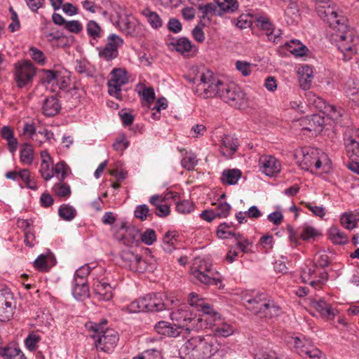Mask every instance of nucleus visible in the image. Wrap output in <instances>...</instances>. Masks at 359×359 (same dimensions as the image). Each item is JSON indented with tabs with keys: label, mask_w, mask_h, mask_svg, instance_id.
<instances>
[{
	"label": "nucleus",
	"mask_w": 359,
	"mask_h": 359,
	"mask_svg": "<svg viewBox=\"0 0 359 359\" xmlns=\"http://www.w3.org/2000/svg\"><path fill=\"white\" fill-rule=\"evenodd\" d=\"M58 214L63 219L71 221L75 217L76 211L72 206L68 204H63L60 207Z\"/></svg>",
	"instance_id": "nucleus-50"
},
{
	"label": "nucleus",
	"mask_w": 359,
	"mask_h": 359,
	"mask_svg": "<svg viewBox=\"0 0 359 359\" xmlns=\"http://www.w3.org/2000/svg\"><path fill=\"white\" fill-rule=\"evenodd\" d=\"M50 255H40L34 262V267L41 271H46L49 268Z\"/></svg>",
	"instance_id": "nucleus-56"
},
{
	"label": "nucleus",
	"mask_w": 359,
	"mask_h": 359,
	"mask_svg": "<svg viewBox=\"0 0 359 359\" xmlns=\"http://www.w3.org/2000/svg\"><path fill=\"white\" fill-rule=\"evenodd\" d=\"M290 343L294 344L295 351L304 358L325 359L322 351L304 337L302 339L299 337H292Z\"/></svg>",
	"instance_id": "nucleus-10"
},
{
	"label": "nucleus",
	"mask_w": 359,
	"mask_h": 359,
	"mask_svg": "<svg viewBox=\"0 0 359 359\" xmlns=\"http://www.w3.org/2000/svg\"><path fill=\"white\" fill-rule=\"evenodd\" d=\"M139 255H140L135 254L131 250H127L121 252V257L125 266L133 271L137 264V259Z\"/></svg>",
	"instance_id": "nucleus-47"
},
{
	"label": "nucleus",
	"mask_w": 359,
	"mask_h": 359,
	"mask_svg": "<svg viewBox=\"0 0 359 359\" xmlns=\"http://www.w3.org/2000/svg\"><path fill=\"white\" fill-rule=\"evenodd\" d=\"M235 25L241 29L250 27L252 25V15L250 14H241L235 20Z\"/></svg>",
	"instance_id": "nucleus-59"
},
{
	"label": "nucleus",
	"mask_w": 359,
	"mask_h": 359,
	"mask_svg": "<svg viewBox=\"0 0 359 359\" xmlns=\"http://www.w3.org/2000/svg\"><path fill=\"white\" fill-rule=\"evenodd\" d=\"M175 299L178 302L177 304H172L168 309L172 310L170 313V318L173 322H175V326L179 330H184L189 332L191 330H195V324L194 320L196 316H194L189 310L187 305L182 304L180 300L175 297Z\"/></svg>",
	"instance_id": "nucleus-6"
},
{
	"label": "nucleus",
	"mask_w": 359,
	"mask_h": 359,
	"mask_svg": "<svg viewBox=\"0 0 359 359\" xmlns=\"http://www.w3.org/2000/svg\"><path fill=\"white\" fill-rule=\"evenodd\" d=\"M311 306L320 315L327 319H332L335 316V310L331 306L323 299L313 300L311 302Z\"/></svg>",
	"instance_id": "nucleus-27"
},
{
	"label": "nucleus",
	"mask_w": 359,
	"mask_h": 359,
	"mask_svg": "<svg viewBox=\"0 0 359 359\" xmlns=\"http://www.w3.org/2000/svg\"><path fill=\"white\" fill-rule=\"evenodd\" d=\"M1 137L6 140L8 149L11 152H15L18 146V142L14 136L13 130L8 126H4L1 129Z\"/></svg>",
	"instance_id": "nucleus-30"
},
{
	"label": "nucleus",
	"mask_w": 359,
	"mask_h": 359,
	"mask_svg": "<svg viewBox=\"0 0 359 359\" xmlns=\"http://www.w3.org/2000/svg\"><path fill=\"white\" fill-rule=\"evenodd\" d=\"M346 149L348 156L352 160L359 158V144L357 141L352 138H348L345 142Z\"/></svg>",
	"instance_id": "nucleus-49"
},
{
	"label": "nucleus",
	"mask_w": 359,
	"mask_h": 359,
	"mask_svg": "<svg viewBox=\"0 0 359 359\" xmlns=\"http://www.w3.org/2000/svg\"><path fill=\"white\" fill-rule=\"evenodd\" d=\"M89 289L86 283L73 280L72 282V294L76 299H81L88 294Z\"/></svg>",
	"instance_id": "nucleus-39"
},
{
	"label": "nucleus",
	"mask_w": 359,
	"mask_h": 359,
	"mask_svg": "<svg viewBox=\"0 0 359 359\" xmlns=\"http://www.w3.org/2000/svg\"><path fill=\"white\" fill-rule=\"evenodd\" d=\"M320 235L321 233L318 229L308 224H304L299 228V238L303 241L315 239Z\"/></svg>",
	"instance_id": "nucleus-42"
},
{
	"label": "nucleus",
	"mask_w": 359,
	"mask_h": 359,
	"mask_svg": "<svg viewBox=\"0 0 359 359\" xmlns=\"http://www.w3.org/2000/svg\"><path fill=\"white\" fill-rule=\"evenodd\" d=\"M328 237L334 244L344 245L348 242L347 236L336 226L330 228Z\"/></svg>",
	"instance_id": "nucleus-34"
},
{
	"label": "nucleus",
	"mask_w": 359,
	"mask_h": 359,
	"mask_svg": "<svg viewBox=\"0 0 359 359\" xmlns=\"http://www.w3.org/2000/svg\"><path fill=\"white\" fill-rule=\"evenodd\" d=\"M359 219V215L353 212H344L340 218L341 225L347 229H354Z\"/></svg>",
	"instance_id": "nucleus-40"
},
{
	"label": "nucleus",
	"mask_w": 359,
	"mask_h": 359,
	"mask_svg": "<svg viewBox=\"0 0 359 359\" xmlns=\"http://www.w3.org/2000/svg\"><path fill=\"white\" fill-rule=\"evenodd\" d=\"M170 46L172 49L184 56H191L197 52L196 47L186 37L173 39Z\"/></svg>",
	"instance_id": "nucleus-20"
},
{
	"label": "nucleus",
	"mask_w": 359,
	"mask_h": 359,
	"mask_svg": "<svg viewBox=\"0 0 359 359\" xmlns=\"http://www.w3.org/2000/svg\"><path fill=\"white\" fill-rule=\"evenodd\" d=\"M156 268V261L152 256H148L142 258L139 255L137 259V264L133 269V271L137 273H144L147 271L153 272Z\"/></svg>",
	"instance_id": "nucleus-24"
},
{
	"label": "nucleus",
	"mask_w": 359,
	"mask_h": 359,
	"mask_svg": "<svg viewBox=\"0 0 359 359\" xmlns=\"http://www.w3.org/2000/svg\"><path fill=\"white\" fill-rule=\"evenodd\" d=\"M217 8V15L222 16L224 13H233L239 8L237 0H214Z\"/></svg>",
	"instance_id": "nucleus-26"
},
{
	"label": "nucleus",
	"mask_w": 359,
	"mask_h": 359,
	"mask_svg": "<svg viewBox=\"0 0 359 359\" xmlns=\"http://www.w3.org/2000/svg\"><path fill=\"white\" fill-rule=\"evenodd\" d=\"M29 55L38 64L43 65L46 62V57L43 53L35 47L29 48Z\"/></svg>",
	"instance_id": "nucleus-64"
},
{
	"label": "nucleus",
	"mask_w": 359,
	"mask_h": 359,
	"mask_svg": "<svg viewBox=\"0 0 359 359\" xmlns=\"http://www.w3.org/2000/svg\"><path fill=\"white\" fill-rule=\"evenodd\" d=\"M20 161L25 165H31L34 160V149L29 144L25 143L22 145L20 155Z\"/></svg>",
	"instance_id": "nucleus-45"
},
{
	"label": "nucleus",
	"mask_w": 359,
	"mask_h": 359,
	"mask_svg": "<svg viewBox=\"0 0 359 359\" xmlns=\"http://www.w3.org/2000/svg\"><path fill=\"white\" fill-rule=\"evenodd\" d=\"M60 107L58 100L55 96H50L44 100L42 110L46 116H53L59 112Z\"/></svg>",
	"instance_id": "nucleus-28"
},
{
	"label": "nucleus",
	"mask_w": 359,
	"mask_h": 359,
	"mask_svg": "<svg viewBox=\"0 0 359 359\" xmlns=\"http://www.w3.org/2000/svg\"><path fill=\"white\" fill-rule=\"evenodd\" d=\"M255 22L257 23V26L264 31L265 34L269 32L270 30H272L274 27L269 18L266 16H257L255 18Z\"/></svg>",
	"instance_id": "nucleus-58"
},
{
	"label": "nucleus",
	"mask_w": 359,
	"mask_h": 359,
	"mask_svg": "<svg viewBox=\"0 0 359 359\" xmlns=\"http://www.w3.org/2000/svg\"><path fill=\"white\" fill-rule=\"evenodd\" d=\"M91 268L88 264H85L78 269L75 273L73 280H79V281H83L86 283V278L90 272Z\"/></svg>",
	"instance_id": "nucleus-60"
},
{
	"label": "nucleus",
	"mask_w": 359,
	"mask_h": 359,
	"mask_svg": "<svg viewBox=\"0 0 359 359\" xmlns=\"http://www.w3.org/2000/svg\"><path fill=\"white\" fill-rule=\"evenodd\" d=\"M117 25L122 32L131 36H137L141 30V26L133 15L120 17Z\"/></svg>",
	"instance_id": "nucleus-17"
},
{
	"label": "nucleus",
	"mask_w": 359,
	"mask_h": 359,
	"mask_svg": "<svg viewBox=\"0 0 359 359\" xmlns=\"http://www.w3.org/2000/svg\"><path fill=\"white\" fill-rule=\"evenodd\" d=\"M231 351L229 346L222 343L215 336L202 337L200 359H223Z\"/></svg>",
	"instance_id": "nucleus-5"
},
{
	"label": "nucleus",
	"mask_w": 359,
	"mask_h": 359,
	"mask_svg": "<svg viewBox=\"0 0 359 359\" xmlns=\"http://www.w3.org/2000/svg\"><path fill=\"white\" fill-rule=\"evenodd\" d=\"M217 217L224 218L226 217L231 210V205L226 202H219L215 204L213 208Z\"/></svg>",
	"instance_id": "nucleus-55"
},
{
	"label": "nucleus",
	"mask_w": 359,
	"mask_h": 359,
	"mask_svg": "<svg viewBox=\"0 0 359 359\" xmlns=\"http://www.w3.org/2000/svg\"><path fill=\"white\" fill-rule=\"evenodd\" d=\"M213 330L217 335L223 337H227L234 332L232 325L223 321L222 319H220V322L217 323Z\"/></svg>",
	"instance_id": "nucleus-48"
},
{
	"label": "nucleus",
	"mask_w": 359,
	"mask_h": 359,
	"mask_svg": "<svg viewBox=\"0 0 359 359\" xmlns=\"http://www.w3.org/2000/svg\"><path fill=\"white\" fill-rule=\"evenodd\" d=\"M133 359H162L161 350L158 348H151L143 351L141 354Z\"/></svg>",
	"instance_id": "nucleus-57"
},
{
	"label": "nucleus",
	"mask_w": 359,
	"mask_h": 359,
	"mask_svg": "<svg viewBox=\"0 0 359 359\" xmlns=\"http://www.w3.org/2000/svg\"><path fill=\"white\" fill-rule=\"evenodd\" d=\"M35 75L36 69L31 62L25 60L15 65L14 81L18 88H30Z\"/></svg>",
	"instance_id": "nucleus-8"
},
{
	"label": "nucleus",
	"mask_w": 359,
	"mask_h": 359,
	"mask_svg": "<svg viewBox=\"0 0 359 359\" xmlns=\"http://www.w3.org/2000/svg\"><path fill=\"white\" fill-rule=\"evenodd\" d=\"M198 10L201 13L200 18L204 22H210L213 15H217V6L213 4H207L205 5H200Z\"/></svg>",
	"instance_id": "nucleus-37"
},
{
	"label": "nucleus",
	"mask_w": 359,
	"mask_h": 359,
	"mask_svg": "<svg viewBox=\"0 0 359 359\" xmlns=\"http://www.w3.org/2000/svg\"><path fill=\"white\" fill-rule=\"evenodd\" d=\"M0 355L4 359H27L23 352L15 345H10L1 348Z\"/></svg>",
	"instance_id": "nucleus-31"
},
{
	"label": "nucleus",
	"mask_w": 359,
	"mask_h": 359,
	"mask_svg": "<svg viewBox=\"0 0 359 359\" xmlns=\"http://www.w3.org/2000/svg\"><path fill=\"white\" fill-rule=\"evenodd\" d=\"M294 158L299 166L304 170H318L327 172L330 169V161L327 155L320 153L318 149L302 147L295 150Z\"/></svg>",
	"instance_id": "nucleus-2"
},
{
	"label": "nucleus",
	"mask_w": 359,
	"mask_h": 359,
	"mask_svg": "<svg viewBox=\"0 0 359 359\" xmlns=\"http://www.w3.org/2000/svg\"><path fill=\"white\" fill-rule=\"evenodd\" d=\"M221 98L235 108H240L246 104L245 93L233 83H226V86H224Z\"/></svg>",
	"instance_id": "nucleus-12"
},
{
	"label": "nucleus",
	"mask_w": 359,
	"mask_h": 359,
	"mask_svg": "<svg viewBox=\"0 0 359 359\" xmlns=\"http://www.w3.org/2000/svg\"><path fill=\"white\" fill-rule=\"evenodd\" d=\"M86 30L88 34L94 39L102 37V30L99 24L94 20H90L87 23Z\"/></svg>",
	"instance_id": "nucleus-53"
},
{
	"label": "nucleus",
	"mask_w": 359,
	"mask_h": 359,
	"mask_svg": "<svg viewBox=\"0 0 359 359\" xmlns=\"http://www.w3.org/2000/svg\"><path fill=\"white\" fill-rule=\"evenodd\" d=\"M177 242V233L174 231H168L164 236L162 248L164 251L171 252L175 249Z\"/></svg>",
	"instance_id": "nucleus-44"
},
{
	"label": "nucleus",
	"mask_w": 359,
	"mask_h": 359,
	"mask_svg": "<svg viewBox=\"0 0 359 359\" xmlns=\"http://www.w3.org/2000/svg\"><path fill=\"white\" fill-rule=\"evenodd\" d=\"M194 205L193 203L184 200L182 201H180L177 203L176 205V210L178 212L182 213V214H188L190 213L194 210Z\"/></svg>",
	"instance_id": "nucleus-63"
},
{
	"label": "nucleus",
	"mask_w": 359,
	"mask_h": 359,
	"mask_svg": "<svg viewBox=\"0 0 359 359\" xmlns=\"http://www.w3.org/2000/svg\"><path fill=\"white\" fill-rule=\"evenodd\" d=\"M106 323L107 320H104L101 324L89 323L86 326L89 331L93 332L90 337L95 340L96 348L109 353L116 346L119 337L118 332L113 329L104 330L102 325Z\"/></svg>",
	"instance_id": "nucleus-3"
},
{
	"label": "nucleus",
	"mask_w": 359,
	"mask_h": 359,
	"mask_svg": "<svg viewBox=\"0 0 359 359\" xmlns=\"http://www.w3.org/2000/svg\"><path fill=\"white\" fill-rule=\"evenodd\" d=\"M182 152H184L181 160L182 166L188 170H194L198 163L196 155L191 151L183 150Z\"/></svg>",
	"instance_id": "nucleus-43"
},
{
	"label": "nucleus",
	"mask_w": 359,
	"mask_h": 359,
	"mask_svg": "<svg viewBox=\"0 0 359 359\" xmlns=\"http://www.w3.org/2000/svg\"><path fill=\"white\" fill-rule=\"evenodd\" d=\"M255 359H282L273 350L268 348L258 349L255 354Z\"/></svg>",
	"instance_id": "nucleus-54"
},
{
	"label": "nucleus",
	"mask_w": 359,
	"mask_h": 359,
	"mask_svg": "<svg viewBox=\"0 0 359 359\" xmlns=\"http://www.w3.org/2000/svg\"><path fill=\"white\" fill-rule=\"evenodd\" d=\"M58 71L43 70L41 81L44 84H52L53 87L55 83L56 76Z\"/></svg>",
	"instance_id": "nucleus-61"
},
{
	"label": "nucleus",
	"mask_w": 359,
	"mask_h": 359,
	"mask_svg": "<svg viewBox=\"0 0 359 359\" xmlns=\"http://www.w3.org/2000/svg\"><path fill=\"white\" fill-rule=\"evenodd\" d=\"M323 113L326 114L330 119L334 122H339L343 114L344 110L334 104L330 103H325L323 107Z\"/></svg>",
	"instance_id": "nucleus-36"
},
{
	"label": "nucleus",
	"mask_w": 359,
	"mask_h": 359,
	"mask_svg": "<svg viewBox=\"0 0 359 359\" xmlns=\"http://www.w3.org/2000/svg\"><path fill=\"white\" fill-rule=\"evenodd\" d=\"M285 48L295 56H304L308 52V48L299 40L292 39L285 43Z\"/></svg>",
	"instance_id": "nucleus-33"
},
{
	"label": "nucleus",
	"mask_w": 359,
	"mask_h": 359,
	"mask_svg": "<svg viewBox=\"0 0 359 359\" xmlns=\"http://www.w3.org/2000/svg\"><path fill=\"white\" fill-rule=\"evenodd\" d=\"M323 123L324 120L320 116L313 114L309 118V126L305 128L309 131L320 132L323 130Z\"/></svg>",
	"instance_id": "nucleus-51"
},
{
	"label": "nucleus",
	"mask_w": 359,
	"mask_h": 359,
	"mask_svg": "<svg viewBox=\"0 0 359 359\" xmlns=\"http://www.w3.org/2000/svg\"><path fill=\"white\" fill-rule=\"evenodd\" d=\"M15 307L13 293L8 289L0 290V320H10Z\"/></svg>",
	"instance_id": "nucleus-16"
},
{
	"label": "nucleus",
	"mask_w": 359,
	"mask_h": 359,
	"mask_svg": "<svg viewBox=\"0 0 359 359\" xmlns=\"http://www.w3.org/2000/svg\"><path fill=\"white\" fill-rule=\"evenodd\" d=\"M201 313L196 316L194 320L195 324V330L199 331L210 328L214 330L219 322H220V315L215 312L209 305L202 306Z\"/></svg>",
	"instance_id": "nucleus-11"
},
{
	"label": "nucleus",
	"mask_w": 359,
	"mask_h": 359,
	"mask_svg": "<svg viewBox=\"0 0 359 359\" xmlns=\"http://www.w3.org/2000/svg\"><path fill=\"white\" fill-rule=\"evenodd\" d=\"M243 305L260 318H271L278 316L280 306L267 298L266 294L252 291L245 292L241 297Z\"/></svg>",
	"instance_id": "nucleus-1"
},
{
	"label": "nucleus",
	"mask_w": 359,
	"mask_h": 359,
	"mask_svg": "<svg viewBox=\"0 0 359 359\" xmlns=\"http://www.w3.org/2000/svg\"><path fill=\"white\" fill-rule=\"evenodd\" d=\"M41 163L39 172L45 181H48L53 177V161L46 150L41 151Z\"/></svg>",
	"instance_id": "nucleus-21"
},
{
	"label": "nucleus",
	"mask_w": 359,
	"mask_h": 359,
	"mask_svg": "<svg viewBox=\"0 0 359 359\" xmlns=\"http://www.w3.org/2000/svg\"><path fill=\"white\" fill-rule=\"evenodd\" d=\"M52 191L55 196L63 198H69L72 194L70 186L62 180L53 185Z\"/></svg>",
	"instance_id": "nucleus-41"
},
{
	"label": "nucleus",
	"mask_w": 359,
	"mask_h": 359,
	"mask_svg": "<svg viewBox=\"0 0 359 359\" xmlns=\"http://www.w3.org/2000/svg\"><path fill=\"white\" fill-rule=\"evenodd\" d=\"M236 69L244 76H248L252 73V65L245 61L238 60L235 63Z\"/></svg>",
	"instance_id": "nucleus-62"
},
{
	"label": "nucleus",
	"mask_w": 359,
	"mask_h": 359,
	"mask_svg": "<svg viewBox=\"0 0 359 359\" xmlns=\"http://www.w3.org/2000/svg\"><path fill=\"white\" fill-rule=\"evenodd\" d=\"M202 337L197 336L187 339L180 348L181 353H184L185 356L200 359Z\"/></svg>",
	"instance_id": "nucleus-19"
},
{
	"label": "nucleus",
	"mask_w": 359,
	"mask_h": 359,
	"mask_svg": "<svg viewBox=\"0 0 359 359\" xmlns=\"http://www.w3.org/2000/svg\"><path fill=\"white\" fill-rule=\"evenodd\" d=\"M128 82L127 72L121 68L114 69L111 72V79L108 81V92L110 95L121 99V87Z\"/></svg>",
	"instance_id": "nucleus-14"
},
{
	"label": "nucleus",
	"mask_w": 359,
	"mask_h": 359,
	"mask_svg": "<svg viewBox=\"0 0 359 359\" xmlns=\"http://www.w3.org/2000/svg\"><path fill=\"white\" fill-rule=\"evenodd\" d=\"M146 311H160L164 309H169L170 306L177 304L175 296L172 294L163 295L160 293L149 294L143 297Z\"/></svg>",
	"instance_id": "nucleus-9"
},
{
	"label": "nucleus",
	"mask_w": 359,
	"mask_h": 359,
	"mask_svg": "<svg viewBox=\"0 0 359 359\" xmlns=\"http://www.w3.org/2000/svg\"><path fill=\"white\" fill-rule=\"evenodd\" d=\"M141 13L146 18L148 23L152 28L158 29L163 26V20L156 12L146 8Z\"/></svg>",
	"instance_id": "nucleus-35"
},
{
	"label": "nucleus",
	"mask_w": 359,
	"mask_h": 359,
	"mask_svg": "<svg viewBox=\"0 0 359 359\" xmlns=\"http://www.w3.org/2000/svg\"><path fill=\"white\" fill-rule=\"evenodd\" d=\"M54 134L50 130L46 128L38 130L36 134L33 136V140L38 142L39 145L41 146L43 142H48L52 144L54 140Z\"/></svg>",
	"instance_id": "nucleus-46"
},
{
	"label": "nucleus",
	"mask_w": 359,
	"mask_h": 359,
	"mask_svg": "<svg viewBox=\"0 0 359 359\" xmlns=\"http://www.w3.org/2000/svg\"><path fill=\"white\" fill-rule=\"evenodd\" d=\"M238 147L236 137L229 135H224L221 140L220 152L226 158H231Z\"/></svg>",
	"instance_id": "nucleus-22"
},
{
	"label": "nucleus",
	"mask_w": 359,
	"mask_h": 359,
	"mask_svg": "<svg viewBox=\"0 0 359 359\" xmlns=\"http://www.w3.org/2000/svg\"><path fill=\"white\" fill-rule=\"evenodd\" d=\"M299 82L301 88L303 90H308L310 88L313 78V69L311 67L304 65H302L298 69Z\"/></svg>",
	"instance_id": "nucleus-25"
},
{
	"label": "nucleus",
	"mask_w": 359,
	"mask_h": 359,
	"mask_svg": "<svg viewBox=\"0 0 359 359\" xmlns=\"http://www.w3.org/2000/svg\"><path fill=\"white\" fill-rule=\"evenodd\" d=\"M261 170L267 176L273 177L280 172L281 165L279 161L272 156H263L259 158Z\"/></svg>",
	"instance_id": "nucleus-18"
},
{
	"label": "nucleus",
	"mask_w": 359,
	"mask_h": 359,
	"mask_svg": "<svg viewBox=\"0 0 359 359\" xmlns=\"http://www.w3.org/2000/svg\"><path fill=\"white\" fill-rule=\"evenodd\" d=\"M70 168L65 162H58L53 166V175H55L60 180L64 181Z\"/></svg>",
	"instance_id": "nucleus-52"
},
{
	"label": "nucleus",
	"mask_w": 359,
	"mask_h": 359,
	"mask_svg": "<svg viewBox=\"0 0 359 359\" xmlns=\"http://www.w3.org/2000/svg\"><path fill=\"white\" fill-rule=\"evenodd\" d=\"M241 175L242 172L238 169H226L222 173L221 181L224 184L234 185L237 184Z\"/></svg>",
	"instance_id": "nucleus-32"
},
{
	"label": "nucleus",
	"mask_w": 359,
	"mask_h": 359,
	"mask_svg": "<svg viewBox=\"0 0 359 359\" xmlns=\"http://www.w3.org/2000/svg\"><path fill=\"white\" fill-rule=\"evenodd\" d=\"M55 87H53L51 90L56 91L57 88L59 90H65L70 85V73L67 71H58L56 76Z\"/></svg>",
	"instance_id": "nucleus-38"
},
{
	"label": "nucleus",
	"mask_w": 359,
	"mask_h": 359,
	"mask_svg": "<svg viewBox=\"0 0 359 359\" xmlns=\"http://www.w3.org/2000/svg\"><path fill=\"white\" fill-rule=\"evenodd\" d=\"M123 43V40L117 34H111L107 37V43L104 48H97L100 58L109 61L118 56V48Z\"/></svg>",
	"instance_id": "nucleus-15"
},
{
	"label": "nucleus",
	"mask_w": 359,
	"mask_h": 359,
	"mask_svg": "<svg viewBox=\"0 0 359 359\" xmlns=\"http://www.w3.org/2000/svg\"><path fill=\"white\" fill-rule=\"evenodd\" d=\"M191 274L194 280L204 285H217L221 283V276L211 264L204 259H196L191 267Z\"/></svg>",
	"instance_id": "nucleus-4"
},
{
	"label": "nucleus",
	"mask_w": 359,
	"mask_h": 359,
	"mask_svg": "<svg viewBox=\"0 0 359 359\" xmlns=\"http://www.w3.org/2000/svg\"><path fill=\"white\" fill-rule=\"evenodd\" d=\"M301 278L303 282H309L313 287H320L327 280L328 274L317 264L311 262L302 270Z\"/></svg>",
	"instance_id": "nucleus-13"
},
{
	"label": "nucleus",
	"mask_w": 359,
	"mask_h": 359,
	"mask_svg": "<svg viewBox=\"0 0 359 359\" xmlns=\"http://www.w3.org/2000/svg\"><path fill=\"white\" fill-rule=\"evenodd\" d=\"M155 330L161 335L170 337H178L182 331L179 330L175 325H172L166 321H161L155 325Z\"/></svg>",
	"instance_id": "nucleus-29"
},
{
	"label": "nucleus",
	"mask_w": 359,
	"mask_h": 359,
	"mask_svg": "<svg viewBox=\"0 0 359 359\" xmlns=\"http://www.w3.org/2000/svg\"><path fill=\"white\" fill-rule=\"evenodd\" d=\"M226 85V83H223L210 73L203 74L200 77V82L197 85V91L205 98L215 96L221 98L224 86Z\"/></svg>",
	"instance_id": "nucleus-7"
},
{
	"label": "nucleus",
	"mask_w": 359,
	"mask_h": 359,
	"mask_svg": "<svg viewBox=\"0 0 359 359\" xmlns=\"http://www.w3.org/2000/svg\"><path fill=\"white\" fill-rule=\"evenodd\" d=\"M93 291L100 300L109 301L113 297L111 286L104 280H95L93 283Z\"/></svg>",
	"instance_id": "nucleus-23"
}]
</instances>
